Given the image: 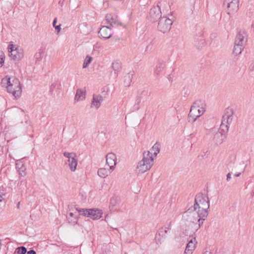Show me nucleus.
<instances>
[{
  "mask_svg": "<svg viewBox=\"0 0 254 254\" xmlns=\"http://www.w3.org/2000/svg\"><path fill=\"white\" fill-rule=\"evenodd\" d=\"M210 203L209 198L202 193H197L194 199V204L193 206V210L199 212V215H201L203 219H205L208 215V209L209 208Z\"/></svg>",
  "mask_w": 254,
  "mask_h": 254,
  "instance_id": "f257e3e1",
  "label": "nucleus"
},
{
  "mask_svg": "<svg viewBox=\"0 0 254 254\" xmlns=\"http://www.w3.org/2000/svg\"><path fill=\"white\" fill-rule=\"evenodd\" d=\"M1 84L2 86L6 88L8 93L12 94L15 98L20 95L21 89L20 82L17 78L6 76L2 79Z\"/></svg>",
  "mask_w": 254,
  "mask_h": 254,
  "instance_id": "f03ea898",
  "label": "nucleus"
},
{
  "mask_svg": "<svg viewBox=\"0 0 254 254\" xmlns=\"http://www.w3.org/2000/svg\"><path fill=\"white\" fill-rule=\"evenodd\" d=\"M199 212L197 210H193V209L189 208L185 212L184 217H187V220L192 223L193 225V230L192 232L194 234L201 227L203 223V221L201 215H199Z\"/></svg>",
  "mask_w": 254,
  "mask_h": 254,
  "instance_id": "7ed1b4c3",
  "label": "nucleus"
},
{
  "mask_svg": "<svg viewBox=\"0 0 254 254\" xmlns=\"http://www.w3.org/2000/svg\"><path fill=\"white\" fill-rule=\"evenodd\" d=\"M154 158L150 151H144L142 159L138 163L136 168L137 174H143L149 170L153 165Z\"/></svg>",
  "mask_w": 254,
  "mask_h": 254,
  "instance_id": "20e7f679",
  "label": "nucleus"
},
{
  "mask_svg": "<svg viewBox=\"0 0 254 254\" xmlns=\"http://www.w3.org/2000/svg\"><path fill=\"white\" fill-rule=\"evenodd\" d=\"M205 111V104L203 100L195 101L191 106L189 118L192 119L193 122H195L197 118L203 114Z\"/></svg>",
  "mask_w": 254,
  "mask_h": 254,
  "instance_id": "39448f33",
  "label": "nucleus"
},
{
  "mask_svg": "<svg viewBox=\"0 0 254 254\" xmlns=\"http://www.w3.org/2000/svg\"><path fill=\"white\" fill-rule=\"evenodd\" d=\"M233 110L230 108H227L225 110L224 114L222 117L221 124L218 131L227 134L229 126L233 120Z\"/></svg>",
  "mask_w": 254,
  "mask_h": 254,
  "instance_id": "423d86ee",
  "label": "nucleus"
},
{
  "mask_svg": "<svg viewBox=\"0 0 254 254\" xmlns=\"http://www.w3.org/2000/svg\"><path fill=\"white\" fill-rule=\"evenodd\" d=\"M75 210L77 211L80 215L90 217L93 220L100 219L102 215V211L98 209H83L75 207Z\"/></svg>",
  "mask_w": 254,
  "mask_h": 254,
  "instance_id": "0eeeda50",
  "label": "nucleus"
},
{
  "mask_svg": "<svg viewBox=\"0 0 254 254\" xmlns=\"http://www.w3.org/2000/svg\"><path fill=\"white\" fill-rule=\"evenodd\" d=\"M9 56L14 60L18 61L23 56V50L15 45L10 44L8 46Z\"/></svg>",
  "mask_w": 254,
  "mask_h": 254,
  "instance_id": "6e6552de",
  "label": "nucleus"
},
{
  "mask_svg": "<svg viewBox=\"0 0 254 254\" xmlns=\"http://www.w3.org/2000/svg\"><path fill=\"white\" fill-rule=\"evenodd\" d=\"M173 21L166 17H163L159 19L158 24V30L163 33L169 31L171 28Z\"/></svg>",
  "mask_w": 254,
  "mask_h": 254,
  "instance_id": "1a4fd4ad",
  "label": "nucleus"
},
{
  "mask_svg": "<svg viewBox=\"0 0 254 254\" xmlns=\"http://www.w3.org/2000/svg\"><path fill=\"white\" fill-rule=\"evenodd\" d=\"M64 156L68 158V166L70 170L72 172H74L76 169L77 165V156L74 152H64L63 153Z\"/></svg>",
  "mask_w": 254,
  "mask_h": 254,
  "instance_id": "9d476101",
  "label": "nucleus"
},
{
  "mask_svg": "<svg viewBox=\"0 0 254 254\" xmlns=\"http://www.w3.org/2000/svg\"><path fill=\"white\" fill-rule=\"evenodd\" d=\"M161 18V8L158 5L154 6L152 7L149 11L148 19L152 22L157 21Z\"/></svg>",
  "mask_w": 254,
  "mask_h": 254,
  "instance_id": "9b49d317",
  "label": "nucleus"
},
{
  "mask_svg": "<svg viewBox=\"0 0 254 254\" xmlns=\"http://www.w3.org/2000/svg\"><path fill=\"white\" fill-rule=\"evenodd\" d=\"M239 0H225L224 3L227 4V13L231 14L237 11L239 9Z\"/></svg>",
  "mask_w": 254,
  "mask_h": 254,
  "instance_id": "f8f14e48",
  "label": "nucleus"
},
{
  "mask_svg": "<svg viewBox=\"0 0 254 254\" xmlns=\"http://www.w3.org/2000/svg\"><path fill=\"white\" fill-rule=\"evenodd\" d=\"M74 212V209L72 208L68 207L66 218L68 223L72 225L77 224L78 220V213L79 214V213L76 210Z\"/></svg>",
  "mask_w": 254,
  "mask_h": 254,
  "instance_id": "ddd939ff",
  "label": "nucleus"
},
{
  "mask_svg": "<svg viewBox=\"0 0 254 254\" xmlns=\"http://www.w3.org/2000/svg\"><path fill=\"white\" fill-rule=\"evenodd\" d=\"M106 20L111 28L118 27L121 25V23L119 21L118 17L112 14H107L106 16Z\"/></svg>",
  "mask_w": 254,
  "mask_h": 254,
  "instance_id": "4468645a",
  "label": "nucleus"
},
{
  "mask_svg": "<svg viewBox=\"0 0 254 254\" xmlns=\"http://www.w3.org/2000/svg\"><path fill=\"white\" fill-rule=\"evenodd\" d=\"M106 164L109 167L110 170L113 171L117 164V157L115 154L111 152L106 155Z\"/></svg>",
  "mask_w": 254,
  "mask_h": 254,
  "instance_id": "2eb2a0df",
  "label": "nucleus"
},
{
  "mask_svg": "<svg viewBox=\"0 0 254 254\" xmlns=\"http://www.w3.org/2000/svg\"><path fill=\"white\" fill-rule=\"evenodd\" d=\"M111 28L108 25L102 26L98 32L99 37L105 39L110 38L112 35Z\"/></svg>",
  "mask_w": 254,
  "mask_h": 254,
  "instance_id": "dca6fc26",
  "label": "nucleus"
},
{
  "mask_svg": "<svg viewBox=\"0 0 254 254\" xmlns=\"http://www.w3.org/2000/svg\"><path fill=\"white\" fill-rule=\"evenodd\" d=\"M195 243H196L195 237H194L189 241L185 250L184 254H192L195 248Z\"/></svg>",
  "mask_w": 254,
  "mask_h": 254,
  "instance_id": "f3484780",
  "label": "nucleus"
},
{
  "mask_svg": "<svg viewBox=\"0 0 254 254\" xmlns=\"http://www.w3.org/2000/svg\"><path fill=\"white\" fill-rule=\"evenodd\" d=\"M103 100V97L101 95L99 94H94L91 102V107L92 108L95 107L97 109H98L100 107Z\"/></svg>",
  "mask_w": 254,
  "mask_h": 254,
  "instance_id": "a211bd4d",
  "label": "nucleus"
},
{
  "mask_svg": "<svg viewBox=\"0 0 254 254\" xmlns=\"http://www.w3.org/2000/svg\"><path fill=\"white\" fill-rule=\"evenodd\" d=\"M246 36L247 32L245 30H240L236 36L235 44L244 45V39Z\"/></svg>",
  "mask_w": 254,
  "mask_h": 254,
  "instance_id": "6ab92c4d",
  "label": "nucleus"
},
{
  "mask_svg": "<svg viewBox=\"0 0 254 254\" xmlns=\"http://www.w3.org/2000/svg\"><path fill=\"white\" fill-rule=\"evenodd\" d=\"M226 137V134L218 131L214 134L213 140L217 145H220L223 143Z\"/></svg>",
  "mask_w": 254,
  "mask_h": 254,
  "instance_id": "aec40b11",
  "label": "nucleus"
},
{
  "mask_svg": "<svg viewBox=\"0 0 254 254\" xmlns=\"http://www.w3.org/2000/svg\"><path fill=\"white\" fill-rule=\"evenodd\" d=\"M166 67L165 62H160L156 65L154 70V74L158 76Z\"/></svg>",
  "mask_w": 254,
  "mask_h": 254,
  "instance_id": "412c9836",
  "label": "nucleus"
},
{
  "mask_svg": "<svg viewBox=\"0 0 254 254\" xmlns=\"http://www.w3.org/2000/svg\"><path fill=\"white\" fill-rule=\"evenodd\" d=\"M134 73V72L133 71H130L124 77V85L125 87L129 86Z\"/></svg>",
  "mask_w": 254,
  "mask_h": 254,
  "instance_id": "4be33fe9",
  "label": "nucleus"
},
{
  "mask_svg": "<svg viewBox=\"0 0 254 254\" xmlns=\"http://www.w3.org/2000/svg\"><path fill=\"white\" fill-rule=\"evenodd\" d=\"M86 91L85 89H77L75 95L74 100L78 102L83 100L85 98Z\"/></svg>",
  "mask_w": 254,
  "mask_h": 254,
  "instance_id": "5701e85b",
  "label": "nucleus"
},
{
  "mask_svg": "<svg viewBox=\"0 0 254 254\" xmlns=\"http://www.w3.org/2000/svg\"><path fill=\"white\" fill-rule=\"evenodd\" d=\"M113 171L106 168H100L98 170V175L101 178H105L109 175Z\"/></svg>",
  "mask_w": 254,
  "mask_h": 254,
  "instance_id": "b1692460",
  "label": "nucleus"
},
{
  "mask_svg": "<svg viewBox=\"0 0 254 254\" xmlns=\"http://www.w3.org/2000/svg\"><path fill=\"white\" fill-rule=\"evenodd\" d=\"M43 53L44 50L42 49H39L38 52L35 54L34 57L36 60L35 62L36 64H41L40 63L42 60V55Z\"/></svg>",
  "mask_w": 254,
  "mask_h": 254,
  "instance_id": "393cba45",
  "label": "nucleus"
},
{
  "mask_svg": "<svg viewBox=\"0 0 254 254\" xmlns=\"http://www.w3.org/2000/svg\"><path fill=\"white\" fill-rule=\"evenodd\" d=\"M150 151V153H151V154L152 155L153 158H154L155 157H156L157 155L160 152L159 144H157V143H155L152 147Z\"/></svg>",
  "mask_w": 254,
  "mask_h": 254,
  "instance_id": "a878e982",
  "label": "nucleus"
},
{
  "mask_svg": "<svg viewBox=\"0 0 254 254\" xmlns=\"http://www.w3.org/2000/svg\"><path fill=\"white\" fill-rule=\"evenodd\" d=\"M16 168L17 169L18 172H19V174L21 176H24L25 175V166L21 164L20 162H17L16 163Z\"/></svg>",
  "mask_w": 254,
  "mask_h": 254,
  "instance_id": "bb28decb",
  "label": "nucleus"
},
{
  "mask_svg": "<svg viewBox=\"0 0 254 254\" xmlns=\"http://www.w3.org/2000/svg\"><path fill=\"white\" fill-rule=\"evenodd\" d=\"M243 49L244 45L235 44L233 49V53L235 54L236 55H239L242 53V51L243 50Z\"/></svg>",
  "mask_w": 254,
  "mask_h": 254,
  "instance_id": "cd10ccee",
  "label": "nucleus"
},
{
  "mask_svg": "<svg viewBox=\"0 0 254 254\" xmlns=\"http://www.w3.org/2000/svg\"><path fill=\"white\" fill-rule=\"evenodd\" d=\"M112 68L115 71H119L122 68L121 63L119 61H114L112 63Z\"/></svg>",
  "mask_w": 254,
  "mask_h": 254,
  "instance_id": "c85d7f7f",
  "label": "nucleus"
},
{
  "mask_svg": "<svg viewBox=\"0 0 254 254\" xmlns=\"http://www.w3.org/2000/svg\"><path fill=\"white\" fill-rule=\"evenodd\" d=\"M27 252L26 248L20 247L16 248L14 252V254H25Z\"/></svg>",
  "mask_w": 254,
  "mask_h": 254,
  "instance_id": "c756f323",
  "label": "nucleus"
},
{
  "mask_svg": "<svg viewBox=\"0 0 254 254\" xmlns=\"http://www.w3.org/2000/svg\"><path fill=\"white\" fill-rule=\"evenodd\" d=\"M92 59H93L91 57H90L89 55H87L84 61L83 64V68L86 67L91 63V62L92 61Z\"/></svg>",
  "mask_w": 254,
  "mask_h": 254,
  "instance_id": "7c9ffc66",
  "label": "nucleus"
},
{
  "mask_svg": "<svg viewBox=\"0 0 254 254\" xmlns=\"http://www.w3.org/2000/svg\"><path fill=\"white\" fill-rule=\"evenodd\" d=\"M4 55L3 54V53H1V54L0 55V64H1L0 66H2V64L4 63Z\"/></svg>",
  "mask_w": 254,
  "mask_h": 254,
  "instance_id": "2f4dec72",
  "label": "nucleus"
},
{
  "mask_svg": "<svg viewBox=\"0 0 254 254\" xmlns=\"http://www.w3.org/2000/svg\"><path fill=\"white\" fill-rule=\"evenodd\" d=\"M118 199L117 197H113L110 200V203L112 205H115L117 202V200Z\"/></svg>",
  "mask_w": 254,
  "mask_h": 254,
  "instance_id": "473e14b6",
  "label": "nucleus"
},
{
  "mask_svg": "<svg viewBox=\"0 0 254 254\" xmlns=\"http://www.w3.org/2000/svg\"><path fill=\"white\" fill-rule=\"evenodd\" d=\"M56 87V83H52L51 84L50 88V91H49V92H50L51 94L53 93V92L54 91V90H55Z\"/></svg>",
  "mask_w": 254,
  "mask_h": 254,
  "instance_id": "72a5a7b5",
  "label": "nucleus"
},
{
  "mask_svg": "<svg viewBox=\"0 0 254 254\" xmlns=\"http://www.w3.org/2000/svg\"><path fill=\"white\" fill-rule=\"evenodd\" d=\"M61 25L59 24V25H57V26H55V28L56 30L57 31L58 34L60 32V31L61 30Z\"/></svg>",
  "mask_w": 254,
  "mask_h": 254,
  "instance_id": "f704fd0d",
  "label": "nucleus"
},
{
  "mask_svg": "<svg viewBox=\"0 0 254 254\" xmlns=\"http://www.w3.org/2000/svg\"><path fill=\"white\" fill-rule=\"evenodd\" d=\"M231 178V174L230 173H229L227 175V178H226L227 181L229 182Z\"/></svg>",
  "mask_w": 254,
  "mask_h": 254,
  "instance_id": "c9c22d12",
  "label": "nucleus"
},
{
  "mask_svg": "<svg viewBox=\"0 0 254 254\" xmlns=\"http://www.w3.org/2000/svg\"><path fill=\"white\" fill-rule=\"evenodd\" d=\"M57 21V17H56L54 18L53 22V25L54 27H55V26H56V24Z\"/></svg>",
  "mask_w": 254,
  "mask_h": 254,
  "instance_id": "e433bc0d",
  "label": "nucleus"
},
{
  "mask_svg": "<svg viewBox=\"0 0 254 254\" xmlns=\"http://www.w3.org/2000/svg\"><path fill=\"white\" fill-rule=\"evenodd\" d=\"M4 194L2 192H0V202H1L3 199Z\"/></svg>",
  "mask_w": 254,
  "mask_h": 254,
  "instance_id": "4c0bfd02",
  "label": "nucleus"
},
{
  "mask_svg": "<svg viewBox=\"0 0 254 254\" xmlns=\"http://www.w3.org/2000/svg\"><path fill=\"white\" fill-rule=\"evenodd\" d=\"M164 232H165V235H163V234H162V237H166V235H167V234H168V231H167V230H164Z\"/></svg>",
  "mask_w": 254,
  "mask_h": 254,
  "instance_id": "58836bf2",
  "label": "nucleus"
},
{
  "mask_svg": "<svg viewBox=\"0 0 254 254\" xmlns=\"http://www.w3.org/2000/svg\"><path fill=\"white\" fill-rule=\"evenodd\" d=\"M203 254H212L209 251H206L205 252H204Z\"/></svg>",
  "mask_w": 254,
  "mask_h": 254,
  "instance_id": "ea45409f",
  "label": "nucleus"
},
{
  "mask_svg": "<svg viewBox=\"0 0 254 254\" xmlns=\"http://www.w3.org/2000/svg\"><path fill=\"white\" fill-rule=\"evenodd\" d=\"M241 173H237L235 174V176L236 177H239L241 175Z\"/></svg>",
  "mask_w": 254,
  "mask_h": 254,
  "instance_id": "a19ab883",
  "label": "nucleus"
},
{
  "mask_svg": "<svg viewBox=\"0 0 254 254\" xmlns=\"http://www.w3.org/2000/svg\"><path fill=\"white\" fill-rule=\"evenodd\" d=\"M63 3H64V0L62 1L61 0H60L59 2V4L61 5V6L63 5Z\"/></svg>",
  "mask_w": 254,
  "mask_h": 254,
  "instance_id": "79ce46f5",
  "label": "nucleus"
},
{
  "mask_svg": "<svg viewBox=\"0 0 254 254\" xmlns=\"http://www.w3.org/2000/svg\"><path fill=\"white\" fill-rule=\"evenodd\" d=\"M163 231V228H161V230H160L159 232V235H161V233H162Z\"/></svg>",
  "mask_w": 254,
  "mask_h": 254,
  "instance_id": "37998d69",
  "label": "nucleus"
},
{
  "mask_svg": "<svg viewBox=\"0 0 254 254\" xmlns=\"http://www.w3.org/2000/svg\"><path fill=\"white\" fill-rule=\"evenodd\" d=\"M136 101L137 102V104H139L141 102V99L140 98L137 99Z\"/></svg>",
  "mask_w": 254,
  "mask_h": 254,
  "instance_id": "c03bdc74",
  "label": "nucleus"
},
{
  "mask_svg": "<svg viewBox=\"0 0 254 254\" xmlns=\"http://www.w3.org/2000/svg\"><path fill=\"white\" fill-rule=\"evenodd\" d=\"M170 224L171 223H170V224H169L168 226H167V227H166L165 228L166 229H170Z\"/></svg>",
  "mask_w": 254,
  "mask_h": 254,
  "instance_id": "a18cd8bd",
  "label": "nucleus"
},
{
  "mask_svg": "<svg viewBox=\"0 0 254 254\" xmlns=\"http://www.w3.org/2000/svg\"><path fill=\"white\" fill-rule=\"evenodd\" d=\"M27 254H32V250H30L28 252Z\"/></svg>",
  "mask_w": 254,
  "mask_h": 254,
  "instance_id": "49530a36",
  "label": "nucleus"
},
{
  "mask_svg": "<svg viewBox=\"0 0 254 254\" xmlns=\"http://www.w3.org/2000/svg\"><path fill=\"white\" fill-rule=\"evenodd\" d=\"M252 69L254 70V63L252 64Z\"/></svg>",
  "mask_w": 254,
  "mask_h": 254,
  "instance_id": "de8ad7c7",
  "label": "nucleus"
},
{
  "mask_svg": "<svg viewBox=\"0 0 254 254\" xmlns=\"http://www.w3.org/2000/svg\"><path fill=\"white\" fill-rule=\"evenodd\" d=\"M33 254H36V253L35 251L33 250Z\"/></svg>",
  "mask_w": 254,
  "mask_h": 254,
  "instance_id": "09e8293b",
  "label": "nucleus"
},
{
  "mask_svg": "<svg viewBox=\"0 0 254 254\" xmlns=\"http://www.w3.org/2000/svg\"><path fill=\"white\" fill-rule=\"evenodd\" d=\"M20 205V202H18L17 204V207L19 208Z\"/></svg>",
  "mask_w": 254,
  "mask_h": 254,
  "instance_id": "8fccbe9b",
  "label": "nucleus"
},
{
  "mask_svg": "<svg viewBox=\"0 0 254 254\" xmlns=\"http://www.w3.org/2000/svg\"><path fill=\"white\" fill-rule=\"evenodd\" d=\"M149 45H148V46L146 47V49H148L149 48Z\"/></svg>",
  "mask_w": 254,
  "mask_h": 254,
  "instance_id": "3c124183",
  "label": "nucleus"
},
{
  "mask_svg": "<svg viewBox=\"0 0 254 254\" xmlns=\"http://www.w3.org/2000/svg\"><path fill=\"white\" fill-rule=\"evenodd\" d=\"M169 78H171V75H169Z\"/></svg>",
  "mask_w": 254,
  "mask_h": 254,
  "instance_id": "603ef678",
  "label": "nucleus"
},
{
  "mask_svg": "<svg viewBox=\"0 0 254 254\" xmlns=\"http://www.w3.org/2000/svg\"><path fill=\"white\" fill-rule=\"evenodd\" d=\"M144 92H145V91H142V93H144Z\"/></svg>",
  "mask_w": 254,
  "mask_h": 254,
  "instance_id": "864d4df0",
  "label": "nucleus"
}]
</instances>
